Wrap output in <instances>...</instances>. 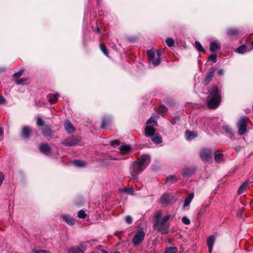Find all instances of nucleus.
<instances>
[{"mask_svg":"<svg viewBox=\"0 0 253 253\" xmlns=\"http://www.w3.org/2000/svg\"><path fill=\"white\" fill-rule=\"evenodd\" d=\"M156 53L157 54L158 57H159L160 58L161 56V51L160 50H157Z\"/></svg>","mask_w":253,"mask_h":253,"instance_id":"obj_56","label":"nucleus"},{"mask_svg":"<svg viewBox=\"0 0 253 253\" xmlns=\"http://www.w3.org/2000/svg\"><path fill=\"white\" fill-rule=\"evenodd\" d=\"M24 72V70L23 69H21L19 72L15 73L13 74V77L14 78H19L23 74Z\"/></svg>","mask_w":253,"mask_h":253,"instance_id":"obj_38","label":"nucleus"},{"mask_svg":"<svg viewBox=\"0 0 253 253\" xmlns=\"http://www.w3.org/2000/svg\"><path fill=\"white\" fill-rule=\"evenodd\" d=\"M38 253H49V252L46 250H38Z\"/></svg>","mask_w":253,"mask_h":253,"instance_id":"obj_54","label":"nucleus"},{"mask_svg":"<svg viewBox=\"0 0 253 253\" xmlns=\"http://www.w3.org/2000/svg\"><path fill=\"white\" fill-rule=\"evenodd\" d=\"M246 49H247L246 46L244 45H241V46H239V47H238L236 49V51L237 52H238L239 53L243 54L246 52Z\"/></svg>","mask_w":253,"mask_h":253,"instance_id":"obj_29","label":"nucleus"},{"mask_svg":"<svg viewBox=\"0 0 253 253\" xmlns=\"http://www.w3.org/2000/svg\"><path fill=\"white\" fill-rule=\"evenodd\" d=\"M177 250L174 247H170L167 249L165 253H177Z\"/></svg>","mask_w":253,"mask_h":253,"instance_id":"obj_32","label":"nucleus"},{"mask_svg":"<svg viewBox=\"0 0 253 253\" xmlns=\"http://www.w3.org/2000/svg\"><path fill=\"white\" fill-rule=\"evenodd\" d=\"M157 116H151L146 122L147 126H151L150 124H153L155 126H157Z\"/></svg>","mask_w":253,"mask_h":253,"instance_id":"obj_23","label":"nucleus"},{"mask_svg":"<svg viewBox=\"0 0 253 253\" xmlns=\"http://www.w3.org/2000/svg\"><path fill=\"white\" fill-rule=\"evenodd\" d=\"M176 200V198L173 195L168 193L163 194L160 199V202L164 206L174 203Z\"/></svg>","mask_w":253,"mask_h":253,"instance_id":"obj_6","label":"nucleus"},{"mask_svg":"<svg viewBox=\"0 0 253 253\" xmlns=\"http://www.w3.org/2000/svg\"><path fill=\"white\" fill-rule=\"evenodd\" d=\"M221 101V97L217 86H213L208 92L207 106L209 109H216Z\"/></svg>","mask_w":253,"mask_h":253,"instance_id":"obj_2","label":"nucleus"},{"mask_svg":"<svg viewBox=\"0 0 253 253\" xmlns=\"http://www.w3.org/2000/svg\"><path fill=\"white\" fill-rule=\"evenodd\" d=\"M155 129L152 126H146L145 127V134L148 137H151V140L156 144H160L162 142V138L159 133L154 135Z\"/></svg>","mask_w":253,"mask_h":253,"instance_id":"obj_4","label":"nucleus"},{"mask_svg":"<svg viewBox=\"0 0 253 253\" xmlns=\"http://www.w3.org/2000/svg\"><path fill=\"white\" fill-rule=\"evenodd\" d=\"M170 215L169 214L165 215L163 217L161 221H155L154 224V228H157L158 231L162 234H167L169 232V224L168 221L169 219Z\"/></svg>","mask_w":253,"mask_h":253,"instance_id":"obj_3","label":"nucleus"},{"mask_svg":"<svg viewBox=\"0 0 253 253\" xmlns=\"http://www.w3.org/2000/svg\"><path fill=\"white\" fill-rule=\"evenodd\" d=\"M171 180H172L171 183H173L177 181V178L173 175H169L167 177V182H169Z\"/></svg>","mask_w":253,"mask_h":253,"instance_id":"obj_44","label":"nucleus"},{"mask_svg":"<svg viewBox=\"0 0 253 253\" xmlns=\"http://www.w3.org/2000/svg\"><path fill=\"white\" fill-rule=\"evenodd\" d=\"M65 128L68 133H73L75 128L69 121H66L65 123Z\"/></svg>","mask_w":253,"mask_h":253,"instance_id":"obj_14","label":"nucleus"},{"mask_svg":"<svg viewBox=\"0 0 253 253\" xmlns=\"http://www.w3.org/2000/svg\"><path fill=\"white\" fill-rule=\"evenodd\" d=\"M123 191H124L126 193H129L131 195H132L133 193L134 190H133V189L132 187H125L123 189Z\"/></svg>","mask_w":253,"mask_h":253,"instance_id":"obj_34","label":"nucleus"},{"mask_svg":"<svg viewBox=\"0 0 253 253\" xmlns=\"http://www.w3.org/2000/svg\"><path fill=\"white\" fill-rule=\"evenodd\" d=\"M95 32H96V33H99V32H100V31L99 28V27H96V29H95Z\"/></svg>","mask_w":253,"mask_h":253,"instance_id":"obj_57","label":"nucleus"},{"mask_svg":"<svg viewBox=\"0 0 253 253\" xmlns=\"http://www.w3.org/2000/svg\"><path fill=\"white\" fill-rule=\"evenodd\" d=\"M215 237L214 235H211L207 238V243L209 248V253H211L212 248L215 241Z\"/></svg>","mask_w":253,"mask_h":253,"instance_id":"obj_10","label":"nucleus"},{"mask_svg":"<svg viewBox=\"0 0 253 253\" xmlns=\"http://www.w3.org/2000/svg\"><path fill=\"white\" fill-rule=\"evenodd\" d=\"M31 253H38V250H33Z\"/></svg>","mask_w":253,"mask_h":253,"instance_id":"obj_58","label":"nucleus"},{"mask_svg":"<svg viewBox=\"0 0 253 253\" xmlns=\"http://www.w3.org/2000/svg\"><path fill=\"white\" fill-rule=\"evenodd\" d=\"M74 163L76 166L79 167H81L85 166V163L83 161H75L74 162Z\"/></svg>","mask_w":253,"mask_h":253,"instance_id":"obj_39","label":"nucleus"},{"mask_svg":"<svg viewBox=\"0 0 253 253\" xmlns=\"http://www.w3.org/2000/svg\"><path fill=\"white\" fill-rule=\"evenodd\" d=\"M166 42L169 47L173 46L174 43V40L171 38H168L166 41Z\"/></svg>","mask_w":253,"mask_h":253,"instance_id":"obj_31","label":"nucleus"},{"mask_svg":"<svg viewBox=\"0 0 253 253\" xmlns=\"http://www.w3.org/2000/svg\"><path fill=\"white\" fill-rule=\"evenodd\" d=\"M120 144V141L118 140H115L111 142V145L112 146H115V145H119Z\"/></svg>","mask_w":253,"mask_h":253,"instance_id":"obj_49","label":"nucleus"},{"mask_svg":"<svg viewBox=\"0 0 253 253\" xmlns=\"http://www.w3.org/2000/svg\"><path fill=\"white\" fill-rule=\"evenodd\" d=\"M59 94L58 93H53L49 95V102L50 104L56 103L58 100Z\"/></svg>","mask_w":253,"mask_h":253,"instance_id":"obj_13","label":"nucleus"},{"mask_svg":"<svg viewBox=\"0 0 253 253\" xmlns=\"http://www.w3.org/2000/svg\"><path fill=\"white\" fill-rule=\"evenodd\" d=\"M79 246L81 248L85 249L86 248V245L84 243L81 242L79 244Z\"/></svg>","mask_w":253,"mask_h":253,"instance_id":"obj_53","label":"nucleus"},{"mask_svg":"<svg viewBox=\"0 0 253 253\" xmlns=\"http://www.w3.org/2000/svg\"><path fill=\"white\" fill-rule=\"evenodd\" d=\"M125 221L127 224H131L132 223V217L130 215H127L125 217Z\"/></svg>","mask_w":253,"mask_h":253,"instance_id":"obj_47","label":"nucleus"},{"mask_svg":"<svg viewBox=\"0 0 253 253\" xmlns=\"http://www.w3.org/2000/svg\"><path fill=\"white\" fill-rule=\"evenodd\" d=\"M220 48V44L217 42H211L210 45V50L211 52H214Z\"/></svg>","mask_w":253,"mask_h":253,"instance_id":"obj_18","label":"nucleus"},{"mask_svg":"<svg viewBox=\"0 0 253 253\" xmlns=\"http://www.w3.org/2000/svg\"><path fill=\"white\" fill-rule=\"evenodd\" d=\"M40 151L45 155H49L51 150V148L46 143H42L40 145Z\"/></svg>","mask_w":253,"mask_h":253,"instance_id":"obj_12","label":"nucleus"},{"mask_svg":"<svg viewBox=\"0 0 253 253\" xmlns=\"http://www.w3.org/2000/svg\"><path fill=\"white\" fill-rule=\"evenodd\" d=\"M162 216L161 212L160 211H157L155 215V221H161Z\"/></svg>","mask_w":253,"mask_h":253,"instance_id":"obj_40","label":"nucleus"},{"mask_svg":"<svg viewBox=\"0 0 253 253\" xmlns=\"http://www.w3.org/2000/svg\"><path fill=\"white\" fill-rule=\"evenodd\" d=\"M37 124L38 126H40L43 125L44 122L40 117H38L37 120Z\"/></svg>","mask_w":253,"mask_h":253,"instance_id":"obj_48","label":"nucleus"},{"mask_svg":"<svg viewBox=\"0 0 253 253\" xmlns=\"http://www.w3.org/2000/svg\"><path fill=\"white\" fill-rule=\"evenodd\" d=\"M223 128L226 132H227L229 134H233V131H232L231 128L230 127H229V126H228L227 125L223 126Z\"/></svg>","mask_w":253,"mask_h":253,"instance_id":"obj_33","label":"nucleus"},{"mask_svg":"<svg viewBox=\"0 0 253 253\" xmlns=\"http://www.w3.org/2000/svg\"><path fill=\"white\" fill-rule=\"evenodd\" d=\"M68 253H83V252L80 247L73 246L69 249Z\"/></svg>","mask_w":253,"mask_h":253,"instance_id":"obj_22","label":"nucleus"},{"mask_svg":"<svg viewBox=\"0 0 253 253\" xmlns=\"http://www.w3.org/2000/svg\"><path fill=\"white\" fill-rule=\"evenodd\" d=\"M86 216L84 211L80 210L78 213V216L80 218H85Z\"/></svg>","mask_w":253,"mask_h":253,"instance_id":"obj_36","label":"nucleus"},{"mask_svg":"<svg viewBox=\"0 0 253 253\" xmlns=\"http://www.w3.org/2000/svg\"><path fill=\"white\" fill-rule=\"evenodd\" d=\"M252 46H253V42H252Z\"/></svg>","mask_w":253,"mask_h":253,"instance_id":"obj_59","label":"nucleus"},{"mask_svg":"<svg viewBox=\"0 0 253 253\" xmlns=\"http://www.w3.org/2000/svg\"><path fill=\"white\" fill-rule=\"evenodd\" d=\"M217 74L219 76H222L224 74V70L222 69H219L217 71Z\"/></svg>","mask_w":253,"mask_h":253,"instance_id":"obj_52","label":"nucleus"},{"mask_svg":"<svg viewBox=\"0 0 253 253\" xmlns=\"http://www.w3.org/2000/svg\"><path fill=\"white\" fill-rule=\"evenodd\" d=\"M182 221L183 223L186 225H189L190 224V220L189 218H188L186 216H184L182 218Z\"/></svg>","mask_w":253,"mask_h":253,"instance_id":"obj_45","label":"nucleus"},{"mask_svg":"<svg viewBox=\"0 0 253 253\" xmlns=\"http://www.w3.org/2000/svg\"><path fill=\"white\" fill-rule=\"evenodd\" d=\"M26 81V79L25 78H21L20 79L17 80L16 81V83L17 84H23Z\"/></svg>","mask_w":253,"mask_h":253,"instance_id":"obj_46","label":"nucleus"},{"mask_svg":"<svg viewBox=\"0 0 253 253\" xmlns=\"http://www.w3.org/2000/svg\"><path fill=\"white\" fill-rule=\"evenodd\" d=\"M248 119L246 116L242 117L240 118L238 122V134L242 135L245 134L247 129V123Z\"/></svg>","mask_w":253,"mask_h":253,"instance_id":"obj_5","label":"nucleus"},{"mask_svg":"<svg viewBox=\"0 0 253 253\" xmlns=\"http://www.w3.org/2000/svg\"><path fill=\"white\" fill-rule=\"evenodd\" d=\"M42 133L45 136H51L52 135V131L50 127L45 126L42 129Z\"/></svg>","mask_w":253,"mask_h":253,"instance_id":"obj_25","label":"nucleus"},{"mask_svg":"<svg viewBox=\"0 0 253 253\" xmlns=\"http://www.w3.org/2000/svg\"><path fill=\"white\" fill-rule=\"evenodd\" d=\"M190 173H191L189 169H187L183 172V175L188 176H189Z\"/></svg>","mask_w":253,"mask_h":253,"instance_id":"obj_50","label":"nucleus"},{"mask_svg":"<svg viewBox=\"0 0 253 253\" xmlns=\"http://www.w3.org/2000/svg\"><path fill=\"white\" fill-rule=\"evenodd\" d=\"M3 131L1 127H0V137L3 136Z\"/></svg>","mask_w":253,"mask_h":253,"instance_id":"obj_55","label":"nucleus"},{"mask_svg":"<svg viewBox=\"0 0 253 253\" xmlns=\"http://www.w3.org/2000/svg\"><path fill=\"white\" fill-rule=\"evenodd\" d=\"M209 207L208 205H203L201 207V209L197 213V216L200 217L202 215V214L206 211V209Z\"/></svg>","mask_w":253,"mask_h":253,"instance_id":"obj_28","label":"nucleus"},{"mask_svg":"<svg viewBox=\"0 0 253 253\" xmlns=\"http://www.w3.org/2000/svg\"><path fill=\"white\" fill-rule=\"evenodd\" d=\"M152 61L153 64L155 66L159 65L161 62V59L159 57H158L155 59H154V58L152 60Z\"/></svg>","mask_w":253,"mask_h":253,"instance_id":"obj_41","label":"nucleus"},{"mask_svg":"<svg viewBox=\"0 0 253 253\" xmlns=\"http://www.w3.org/2000/svg\"><path fill=\"white\" fill-rule=\"evenodd\" d=\"M214 71L215 70L214 68H211L209 71V72L207 73L206 77L204 81L205 85H207L210 84V82L211 81V79H212L214 75Z\"/></svg>","mask_w":253,"mask_h":253,"instance_id":"obj_11","label":"nucleus"},{"mask_svg":"<svg viewBox=\"0 0 253 253\" xmlns=\"http://www.w3.org/2000/svg\"><path fill=\"white\" fill-rule=\"evenodd\" d=\"M249 183L245 182L243 183L239 188L238 190V194L239 195L243 194L248 188Z\"/></svg>","mask_w":253,"mask_h":253,"instance_id":"obj_20","label":"nucleus"},{"mask_svg":"<svg viewBox=\"0 0 253 253\" xmlns=\"http://www.w3.org/2000/svg\"><path fill=\"white\" fill-rule=\"evenodd\" d=\"M62 218L66 221V222L70 225H73L74 224L75 222L73 218L68 214L62 215Z\"/></svg>","mask_w":253,"mask_h":253,"instance_id":"obj_17","label":"nucleus"},{"mask_svg":"<svg viewBox=\"0 0 253 253\" xmlns=\"http://www.w3.org/2000/svg\"><path fill=\"white\" fill-rule=\"evenodd\" d=\"M212 157V153L210 149H202L200 152V158L204 161H208Z\"/></svg>","mask_w":253,"mask_h":253,"instance_id":"obj_8","label":"nucleus"},{"mask_svg":"<svg viewBox=\"0 0 253 253\" xmlns=\"http://www.w3.org/2000/svg\"><path fill=\"white\" fill-rule=\"evenodd\" d=\"M145 233L142 230L138 231L134 237L132 242L135 246H137L143 240Z\"/></svg>","mask_w":253,"mask_h":253,"instance_id":"obj_7","label":"nucleus"},{"mask_svg":"<svg viewBox=\"0 0 253 253\" xmlns=\"http://www.w3.org/2000/svg\"><path fill=\"white\" fill-rule=\"evenodd\" d=\"M223 157V153H219L218 151H215L214 152V159L217 163H220L222 161Z\"/></svg>","mask_w":253,"mask_h":253,"instance_id":"obj_21","label":"nucleus"},{"mask_svg":"<svg viewBox=\"0 0 253 253\" xmlns=\"http://www.w3.org/2000/svg\"><path fill=\"white\" fill-rule=\"evenodd\" d=\"M158 110L160 112L162 113H165L167 112L168 109L166 107H165L164 105H161L158 109Z\"/></svg>","mask_w":253,"mask_h":253,"instance_id":"obj_42","label":"nucleus"},{"mask_svg":"<svg viewBox=\"0 0 253 253\" xmlns=\"http://www.w3.org/2000/svg\"><path fill=\"white\" fill-rule=\"evenodd\" d=\"M79 142V140L75 139L73 137H71L65 139L62 142V144L66 146H72L77 145Z\"/></svg>","mask_w":253,"mask_h":253,"instance_id":"obj_9","label":"nucleus"},{"mask_svg":"<svg viewBox=\"0 0 253 253\" xmlns=\"http://www.w3.org/2000/svg\"><path fill=\"white\" fill-rule=\"evenodd\" d=\"M100 49H101V51L103 52V53L105 55L107 56L108 54V53L107 49L106 46H105V45L103 43H101L100 45Z\"/></svg>","mask_w":253,"mask_h":253,"instance_id":"obj_35","label":"nucleus"},{"mask_svg":"<svg viewBox=\"0 0 253 253\" xmlns=\"http://www.w3.org/2000/svg\"><path fill=\"white\" fill-rule=\"evenodd\" d=\"M5 100L4 98V97L0 95V104H3L5 103Z\"/></svg>","mask_w":253,"mask_h":253,"instance_id":"obj_51","label":"nucleus"},{"mask_svg":"<svg viewBox=\"0 0 253 253\" xmlns=\"http://www.w3.org/2000/svg\"><path fill=\"white\" fill-rule=\"evenodd\" d=\"M110 120L109 119H104L102 121L101 128H105L106 126L109 124Z\"/></svg>","mask_w":253,"mask_h":253,"instance_id":"obj_30","label":"nucleus"},{"mask_svg":"<svg viewBox=\"0 0 253 253\" xmlns=\"http://www.w3.org/2000/svg\"><path fill=\"white\" fill-rule=\"evenodd\" d=\"M131 147L128 145H125L121 146L120 150L122 154H126L129 151Z\"/></svg>","mask_w":253,"mask_h":253,"instance_id":"obj_24","label":"nucleus"},{"mask_svg":"<svg viewBox=\"0 0 253 253\" xmlns=\"http://www.w3.org/2000/svg\"><path fill=\"white\" fill-rule=\"evenodd\" d=\"M195 47L197 48V49L199 51L202 52L204 53L205 52V49H204L202 45L199 42H198V41L195 42Z\"/></svg>","mask_w":253,"mask_h":253,"instance_id":"obj_27","label":"nucleus"},{"mask_svg":"<svg viewBox=\"0 0 253 253\" xmlns=\"http://www.w3.org/2000/svg\"><path fill=\"white\" fill-rule=\"evenodd\" d=\"M150 162V156L146 154L142 155L136 161L134 162L131 170L132 178L136 179V176L145 169L149 164Z\"/></svg>","mask_w":253,"mask_h":253,"instance_id":"obj_1","label":"nucleus"},{"mask_svg":"<svg viewBox=\"0 0 253 253\" xmlns=\"http://www.w3.org/2000/svg\"><path fill=\"white\" fill-rule=\"evenodd\" d=\"M186 137L187 140H192L197 137V134L195 132L186 130L185 132Z\"/></svg>","mask_w":253,"mask_h":253,"instance_id":"obj_19","label":"nucleus"},{"mask_svg":"<svg viewBox=\"0 0 253 253\" xmlns=\"http://www.w3.org/2000/svg\"><path fill=\"white\" fill-rule=\"evenodd\" d=\"M147 54L148 55L149 59L150 60H152V59H153V58H154V56H155L154 51L151 50H148L147 52Z\"/></svg>","mask_w":253,"mask_h":253,"instance_id":"obj_43","label":"nucleus"},{"mask_svg":"<svg viewBox=\"0 0 253 253\" xmlns=\"http://www.w3.org/2000/svg\"><path fill=\"white\" fill-rule=\"evenodd\" d=\"M226 33L229 36L231 37L238 35L239 34V31L236 29L230 28L227 30Z\"/></svg>","mask_w":253,"mask_h":253,"instance_id":"obj_26","label":"nucleus"},{"mask_svg":"<svg viewBox=\"0 0 253 253\" xmlns=\"http://www.w3.org/2000/svg\"><path fill=\"white\" fill-rule=\"evenodd\" d=\"M194 193H191L187 196L184 201V204L183 206L184 208H185L186 207L189 206L190 203L191 202L192 199L194 198Z\"/></svg>","mask_w":253,"mask_h":253,"instance_id":"obj_16","label":"nucleus"},{"mask_svg":"<svg viewBox=\"0 0 253 253\" xmlns=\"http://www.w3.org/2000/svg\"><path fill=\"white\" fill-rule=\"evenodd\" d=\"M31 132V128L27 126H25L23 127L21 135L24 138H28Z\"/></svg>","mask_w":253,"mask_h":253,"instance_id":"obj_15","label":"nucleus"},{"mask_svg":"<svg viewBox=\"0 0 253 253\" xmlns=\"http://www.w3.org/2000/svg\"><path fill=\"white\" fill-rule=\"evenodd\" d=\"M217 56L216 54L212 53L208 57V60L211 61L212 60L213 62H215L217 60L216 59Z\"/></svg>","mask_w":253,"mask_h":253,"instance_id":"obj_37","label":"nucleus"}]
</instances>
